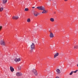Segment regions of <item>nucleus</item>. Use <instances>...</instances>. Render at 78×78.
I'll list each match as a JSON object with an SVG mask.
<instances>
[{
	"mask_svg": "<svg viewBox=\"0 0 78 78\" xmlns=\"http://www.w3.org/2000/svg\"><path fill=\"white\" fill-rule=\"evenodd\" d=\"M77 67H78V64L77 65Z\"/></svg>",
	"mask_w": 78,
	"mask_h": 78,
	"instance_id": "c85d7f7f",
	"label": "nucleus"
},
{
	"mask_svg": "<svg viewBox=\"0 0 78 78\" xmlns=\"http://www.w3.org/2000/svg\"><path fill=\"white\" fill-rule=\"evenodd\" d=\"M16 75L17 76H22V73L21 72L17 73L16 74Z\"/></svg>",
	"mask_w": 78,
	"mask_h": 78,
	"instance_id": "7ed1b4c3",
	"label": "nucleus"
},
{
	"mask_svg": "<svg viewBox=\"0 0 78 78\" xmlns=\"http://www.w3.org/2000/svg\"><path fill=\"white\" fill-rule=\"evenodd\" d=\"M77 72H78V70H76L75 71H73L74 73H76Z\"/></svg>",
	"mask_w": 78,
	"mask_h": 78,
	"instance_id": "5701e85b",
	"label": "nucleus"
},
{
	"mask_svg": "<svg viewBox=\"0 0 78 78\" xmlns=\"http://www.w3.org/2000/svg\"><path fill=\"white\" fill-rule=\"evenodd\" d=\"M0 44L1 45H3L4 46L5 45V42L2 40L0 41Z\"/></svg>",
	"mask_w": 78,
	"mask_h": 78,
	"instance_id": "20e7f679",
	"label": "nucleus"
},
{
	"mask_svg": "<svg viewBox=\"0 0 78 78\" xmlns=\"http://www.w3.org/2000/svg\"><path fill=\"white\" fill-rule=\"evenodd\" d=\"M12 18L13 19H16V20H17L19 19V17L17 16H14L12 17Z\"/></svg>",
	"mask_w": 78,
	"mask_h": 78,
	"instance_id": "9d476101",
	"label": "nucleus"
},
{
	"mask_svg": "<svg viewBox=\"0 0 78 78\" xmlns=\"http://www.w3.org/2000/svg\"><path fill=\"white\" fill-rule=\"evenodd\" d=\"M29 9H28V8H25L24 11H29Z\"/></svg>",
	"mask_w": 78,
	"mask_h": 78,
	"instance_id": "a211bd4d",
	"label": "nucleus"
},
{
	"mask_svg": "<svg viewBox=\"0 0 78 78\" xmlns=\"http://www.w3.org/2000/svg\"><path fill=\"white\" fill-rule=\"evenodd\" d=\"M35 8V7H32V8Z\"/></svg>",
	"mask_w": 78,
	"mask_h": 78,
	"instance_id": "cd10ccee",
	"label": "nucleus"
},
{
	"mask_svg": "<svg viewBox=\"0 0 78 78\" xmlns=\"http://www.w3.org/2000/svg\"><path fill=\"white\" fill-rule=\"evenodd\" d=\"M49 37L51 38H53V37H54V35L53 34L52 32H50L49 35Z\"/></svg>",
	"mask_w": 78,
	"mask_h": 78,
	"instance_id": "423d86ee",
	"label": "nucleus"
},
{
	"mask_svg": "<svg viewBox=\"0 0 78 78\" xmlns=\"http://www.w3.org/2000/svg\"><path fill=\"white\" fill-rule=\"evenodd\" d=\"M30 21H31V20H30V19L28 18V19H27V22H30Z\"/></svg>",
	"mask_w": 78,
	"mask_h": 78,
	"instance_id": "f3484780",
	"label": "nucleus"
},
{
	"mask_svg": "<svg viewBox=\"0 0 78 78\" xmlns=\"http://www.w3.org/2000/svg\"><path fill=\"white\" fill-rule=\"evenodd\" d=\"M37 8L38 9H39V6L37 7Z\"/></svg>",
	"mask_w": 78,
	"mask_h": 78,
	"instance_id": "393cba45",
	"label": "nucleus"
},
{
	"mask_svg": "<svg viewBox=\"0 0 78 78\" xmlns=\"http://www.w3.org/2000/svg\"><path fill=\"white\" fill-rule=\"evenodd\" d=\"M43 11L42 14H45L47 12H48V10H46L45 8L44 9Z\"/></svg>",
	"mask_w": 78,
	"mask_h": 78,
	"instance_id": "39448f33",
	"label": "nucleus"
},
{
	"mask_svg": "<svg viewBox=\"0 0 78 78\" xmlns=\"http://www.w3.org/2000/svg\"><path fill=\"white\" fill-rule=\"evenodd\" d=\"M21 59H20V58H17V62H18L19 61H20Z\"/></svg>",
	"mask_w": 78,
	"mask_h": 78,
	"instance_id": "412c9836",
	"label": "nucleus"
},
{
	"mask_svg": "<svg viewBox=\"0 0 78 78\" xmlns=\"http://www.w3.org/2000/svg\"><path fill=\"white\" fill-rule=\"evenodd\" d=\"M56 72H57V74L58 75H59L61 73V71L58 69L56 70Z\"/></svg>",
	"mask_w": 78,
	"mask_h": 78,
	"instance_id": "0eeeda50",
	"label": "nucleus"
},
{
	"mask_svg": "<svg viewBox=\"0 0 78 78\" xmlns=\"http://www.w3.org/2000/svg\"><path fill=\"white\" fill-rule=\"evenodd\" d=\"M78 48V46L77 45H74V49H77Z\"/></svg>",
	"mask_w": 78,
	"mask_h": 78,
	"instance_id": "2eb2a0df",
	"label": "nucleus"
},
{
	"mask_svg": "<svg viewBox=\"0 0 78 78\" xmlns=\"http://www.w3.org/2000/svg\"><path fill=\"white\" fill-rule=\"evenodd\" d=\"M68 0H64V1H65V2H67V1H68Z\"/></svg>",
	"mask_w": 78,
	"mask_h": 78,
	"instance_id": "a878e982",
	"label": "nucleus"
},
{
	"mask_svg": "<svg viewBox=\"0 0 78 78\" xmlns=\"http://www.w3.org/2000/svg\"><path fill=\"white\" fill-rule=\"evenodd\" d=\"M3 10V8L1 7L0 8V11L1 12Z\"/></svg>",
	"mask_w": 78,
	"mask_h": 78,
	"instance_id": "dca6fc26",
	"label": "nucleus"
},
{
	"mask_svg": "<svg viewBox=\"0 0 78 78\" xmlns=\"http://www.w3.org/2000/svg\"><path fill=\"white\" fill-rule=\"evenodd\" d=\"M12 5H13V4H12Z\"/></svg>",
	"mask_w": 78,
	"mask_h": 78,
	"instance_id": "c756f323",
	"label": "nucleus"
},
{
	"mask_svg": "<svg viewBox=\"0 0 78 78\" xmlns=\"http://www.w3.org/2000/svg\"><path fill=\"white\" fill-rule=\"evenodd\" d=\"M55 78H59V77L58 76H56Z\"/></svg>",
	"mask_w": 78,
	"mask_h": 78,
	"instance_id": "bb28decb",
	"label": "nucleus"
},
{
	"mask_svg": "<svg viewBox=\"0 0 78 78\" xmlns=\"http://www.w3.org/2000/svg\"><path fill=\"white\" fill-rule=\"evenodd\" d=\"M14 61H15V62H17V57H16V58H15V59H14Z\"/></svg>",
	"mask_w": 78,
	"mask_h": 78,
	"instance_id": "aec40b11",
	"label": "nucleus"
},
{
	"mask_svg": "<svg viewBox=\"0 0 78 78\" xmlns=\"http://www.w3.org/2000/svg\"><path fill=\"white\" fill-rule=\"evenodd\" d=\"M35 46V45H34V44L33 43H32V44L30 45V49H31V52H32L33 51V50L34 49V46Z\"/></svg>",
	"mask_w": 78,
	"mask_h": 78,
	"instance_id": "f257e3e1",
	"label": "nucleus"
},
{
	"mask_svg": "<svg viewBox=\"0 0 78 78\" xmlns=\"http://www.w3.org/2000/svg\"><path fill=\"white\" fill-rule=\"evenodd\" d=\"M51 0H50V1H51Z\"/></svg>",
	"mask_w": 78,
	"mask_h": 78,
	"instance_id": "7c9ffc66",
	"label": "nucleus"
},
{
	"mask_svg": "<svg viewBox=\"0 0 78 78\" xmlns=\"http://www.w3.org/2000/svg\"><path fill=\"white\" fill-rule=\"evenodd\" d=\"M50 21L52 22H53L55 21V19L53 18H51L50 19Z\"/></svg>",
	"mask_w": 78,
	"mask_h": 78,
	"instance_id": "ddd939ff",
	"label": "nucleus"
},
{
	"mask_svg": "<svg viewBox=\"0 0 78 78\" xmlns=\"http://www.w3.org/2000/svg\"><path fill=\"white\" fill-rule=\"evenodd\" d=\"M10 70L12 72H13L14 71V69L12 66H10Z\"/></svg>",
	"mask_w": 78,
	"mask_h": 78,
	"instance_id": "9b49d317",
	"label": "nucleus"
},
{
	"mask_svg": "<svg viewBox=\"0 0 78 78\" xmlns=\"http://www.w3.org/2000/svg\"><path fill=\"white\" fill-rule=\"evenodd\" d=\"M2 28V26H0V30H1Z\"/></svg>",
	"mask_w": 78,
	"mask_h": 78,
	"instance_id": "b1692460",
	"label": "nucleus"
},
{
	"mask_svg": "<svg viewBox=\"0 0 78 78\" xmlns=\"http://www.w3.org/2000/svg\"><path fill=\"white\" fill-rule=\"evenodd\" d=\"M32 73H33L35 76H37V72L35 69H34L32 70Z\"/></svg>",
	"mask_w": 78,
	"mask_h": 78,
	"instance_id": "f03ea898",
	"label": "nucleus"
},
{
	"mask_svg": "<svg viewBox=\"0 0 78 78\" xmlns=\"http://www.w3.org/2000/svg\"><path fill=\"white\" fill-rule=\"evenodd\" d=\"M73 73H74L73 71H72L70 73V75H72L73 74Z\"/></svg>",
	"mask_w": 78,
	"mask_h": 78,
	"instance_id": "6ab92c4d",
	"label": "nucleus"
},
{
	"mask_svg": "<svg viewBox=\"0 0 78 78\" xmlns=\"http://www.w3.org/2000/svg\"><path fill=\"white\" fill-rule=\"evenodd\" d=\"M38 14H39V13H37L36 11L34 12V15L35 16H38Z\"/></svg>",
	"mask_w": 78,
	"mask_h": 78,
	"instance_id": "6e6552de",
	"label": "nucleus"
},
{
	"mask_svg": "<svg viewBox=\"0 0 78 78\" xmlns=\"http://www.w3.org/2000/svg\"><path fill=\"white\" fill-rule=\"evenodd\" d=\"M59 56V53L57 52L54 55V58H56L57 56Z\"/></svg>",
	"mask_w": 78,
	"mask_h": 78,
	"instance_id": "1a4fd4ad",
	"label": "nucleus"
},
{
	"mask_svg": "<svg viewBox=\"0 0 78 78\" xmlns=\"http://www.w3.org/2000/svg\"><path fill=\"white\" fill-rule=\"evenodd\" d=\"M8 0H2V3L3 4H5L7 2V1Z\"/></svg>",
	"mask_w": 78,
	"mask_h": 78,
	"instance_id": "4468645a",
	"label": "nucleus"
},
{
	"mask_svg": "<svg viewBox=\"0 0 78 78\" xmlns=\"http://www.w3.org/2000/svg\"><path fill=\"white\" fill-rule=\"evenodd\" d=\"M45 8V7H44L43 6H41L39 7V10H42Z\"/></svg>",
	"mask_w": 78,
	"mask_h": 78,
	"instance_id": "f8f14e48",
	"label": "nucleus"
},
{
	"mask_svg": "<svg viewBox=\"0 0 78 78\" xmlns=\"http://www.w3.org/2000/svg\"><path fill=\"white\" fill-rule=\"evenodd\" d=\"M18 68L19 70H20L21 69V66H18Z\"/></svg>",
	"mask_w": 78,
	"mask_h": 78,
	"instance_id": "4be33fe9",
	"label": "nucleus"
}]
</instances>
